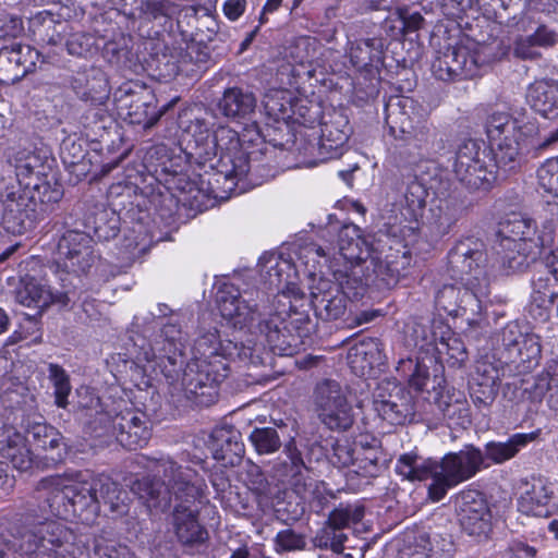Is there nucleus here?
I'll list each match as a JSON object with an SVG mask.
<instances>
[{
  "label": "nucleus",
  "instance_id": "1",
  "mask_svg": "<svg viewBox=\"0 0 558 558\" xmlns=\"http://www.w3.org/2000/svg\"><path fill=\"white\" fill-rule=\"evenodd\" d=\"M221 316L235 328H248L263 340L245 343H222L216 328L201 332L193 345V357L205 360L228 359L252 366L265 365L269 357L266 347L274 354L291 356L299 352L313 329L308 316L294 318L288 328L278 313H274L264 292L246 290L243 293L233 284H223L217 293Z\"/></svg>",
  "mask_w": 558,
  "mask_h": 558
},
{
  "label": "nucleus",
  "instance_id": "2",
  "mask_svg": "<svg viewBox=\"0 0 558 558\" xmlns=\"http://www.w3.org/2000/svg\"><path fill=\"white\" fill-rule=\"evenodd\" d=\"M34 505L28 508V518L48 515L68 520L76 518L92 524L100 513L101 505L113 515L128 512V494L107 475L80 476L70 481L62 475H50L39 480L32 496Z\"/></svg>",
  "mask_w": 558,
  "mask_h": 558
},
{
  "label": "nucleus",
  "instance_id": "3",
  "mask_svg": "<svg viewBox=\"0 0 558 558\" xmlns=\"http://www.w3.org/2000/svg\"><path fill=\"white\" fill-rule=\"evenodd\" d=\"M162 473L163 480L143 476L133 482L131 489L149 509L167 511L175 501L173 512L174 533L185 547L203 545L208 539L207 530L197 520V511L191 509L206 488L199 474L190 466L178 464L170 458L155 461L153 469Z\"/></svg>",
  "mask_w": 558,
  "mask_h": 558
},
{
  "label": "nucleus",
  "instance_id": "4",
  "mask_svg": "<svg viewBox=\"0 0 558 558\" xmlns=\"http://www.w3.org/2000/svg\"><path fill=\"white\" fill-rule=\"evenodd\" d=\"M483 466V451L468 445L458 452L445 454L439 461L427 460L422 464H417L415 454L404 453L396 463V472L411 482L432 478L427 490L428 498L438 502L449 489L475 476Z\"/></svg>",
  "mask_w": 558,
  "mask_h": 558
},
{
  "label": "nucleus",
  "instance_id": "5",
  "mask_svg": "<svg viewBox=\"0 0 558 558\" xmlns=\"http://www.w3.org/2000/svg\"><path fill=\"white\" fill-rule=\"evenodd\" d=\"M495 246L500 268L506 275L525 270L543 248H549L555 242L551 226L537 229L531 218L513 214L500 222Z\"/></svg>",
  "mask_w": 558,
  "mask_h": 558
},
{
  "label": "nucleus",
  "instance_id": "6",
  "mask_svg": "<svg viewBox=\"0 0 558 558\" xmlns=\"http://www.w3.org/2000/svg\"><path fill=\"white\" fill-rule=\"evenodd\" d=\"M219 159L211 167H219L216 183L222 185V193L216 197L228 198L235 191L239 182L246 180L252 185H259L264 178L271 177L266 165L260 163L263 151L253 149L245 151L240 142L238 132L229 126H218L214 131Z\"/></svg>",
  "mask_w": 558,
  "mask_h": 558
},
{
  "label": "nucleus",
  "instance_id": "7",
  "mask_svg": "<svg viewBox=\"0 0 558 558\" xmlns=\"http://www.w3.org/2000/svg\"><path fill=\"white\" fill-rule=\"evenodd\" d=\"M12 536L17 550L27 558H65L73 553L74 531L64 523L48 518H28Z\"/></svg>",
  "mask_w": 558,
  "mask_h": 558
},
{
  "label": "nucleus",
  "instance_id": "8",
  "mask_svg": "<svg viewBox=\"0 0 558 558\" xmlns=\"http://www.w3.org/2000/svg\"><path fill=\"white\" fill-rule=\"evenodd\" d=\"M162 373L173 392L183 391L187 398L207 397L211 400L216 395V387L222 383L229 374V364L223 359L205 360L192 359L182 365H162Z\"/></svg>",
  "mask_w": 558,
  "mask_h": 558
},
{
  "label": "nucleus",
  "instance_id": "9",
  "mask_svg": "<svg viewBox=\"0 0 558 558\" xmlns=\"http://www.w3.org/2000/svg\"><path fill=\"white\" fill-rule=\"evenodd\" d=\"M313 407L319 422L329 430L345 432L354 423L353 408L336 380L325 379L316 385Z\"/></svg>",
  "mask_w": 558,
  "mask_h": 558
},
{
  "label": "nucleus",
  "instance_id": "10",
  "mask_svg": "<svg viewBox=\"0 0 558 558\" xmlns=\"http://www.w3.org/2000/svg\"><path fill=\"white\" fill-rule=\"evenodd\" d=\"M463 287L445 284L436 293V306L450 316L471 315L480 316L490 295V288L486 281L474 279H460Z\"/></svg>",
  "mask_w": 558,
  "mask_h": 558
},
{
  "label": "nucleus",
  "instance_id": "11",
  "mask_svg": "<svg viewBox=\"0 0 558 558\" xmlns=\"http://www.w3.org/2000/svg\"><path fill=\"white\" fill-rule=\"evenodd\" d=\"M352 129L348 117L339 110H332L324 117L320 128V138L317 143L308 142L301 153L304 157L303 163L314 167L318 162L328 159L339 158L343 154Z\"/></svg>",
  "mask_w": 558,
  "mask_h": 558
},
{
  "label": "nucleus",
  "instance_id": "12",
  "mask_svg": "<svg viewBox=\"0 0 558 558\" xmlns=\"http://www.w3.org/2000/svg\"><path fill=\"white\" fill-rule=\"evenodd\" d=\"M495 168H501L485 148L474 140L462 142L456 153L453 171L457 179L469 189H486L496 178Z\"/></svg>",
  "mask_w": 558,
  "mask_h": 558
},
{
  "label": "nucleus",
  "instance_id": "13",
  "mask_svg": "<svg viewBox=\"0 0 558 558\" xmlns=\"http://www.w3.org/2000/svg\"><path fill=\"white\" fill-rule=\"evenodd\" d=\"M486 134L497 165L505 170H513L519 165L520 154L518 121L507 112H494L487 119Z\"/></svg>",
  "mask_w": 558,
  "mask_h": 558
},
{
  "label": "nucleus",
  "instance_id": "14",
  "mask_svg": "<svg viewBox=\"0 0 558 558\" xmlns=\"http://www.w3.org/2000/svg\"><path fill=\"white\" fill-rule=\"evenodd\" d=\"M2 226L12 234H22L34 228L37 216V198L24 184L10 183L0 192Z\"/></svg>",
  "mask_w": 558,
  "mask_h": 558
},
{
  "label": "nucleus",
  "instance_id": "15",
  "mask_svg": "<svg viewBox=\"0 0 558 558\" xmlns=\"http://www.w3.org/2000/svg\"><path fill=\"white\" fill-rule=\"evenodd\" d=\"M448 266L451 276L457 279H474L486 281L488 255L485 242L477 236H462L456 241L448 254Z\"/></svg>",
  "mask_w": 558,
  "mask_h": 558
},
{
  "label": "nucleus",
  "instance_id": "16",
  "mask_svg": "<svg viewBox=\"0 0 558 558\" xmlns=\"http://www.w3.org/2000/svg\"><path fill=\"white\" fill-rule=\"evenodd\" d=\"M96 260L93 239L86 233L68 230L58 240L54 263L63 271L75 275L87 274Z\"/></svg>",
  "mask_w": 558,
  "mask_h": 558
},
{
  "label": "nucleus",
  "instance_id": "17",
  "mask_svg": "<svg viewBox=\"0 0 558 558\" xmlns=\"http://www.w3.org/2000/svg\"><path fill=\"white\" fill-rule=\"evenodd\" d=\"M548 393V404L558 410V376L549 371L514 376L505 386V396L517 403H538Z\"/></svg>",
  "mask_w": 558,
  "mask_h": 558
},
{
  "label": "nucleus",
  "instance_id": "18",
  "mask_svg": "<svg viewBox=\"0 0 558 558\" xmlns=\"http://www.w3.org/2000/svg\"><path fill=\"white\" fill-rule=\"evenodd\" d=\"M185 345V337L181 326L177 320L170 319L163 324L160 332L149 344L148 349H144L143 356H137L140 361L153 362L158 361V366L162 369L163 364L168 367L173 365H183V349Z\"/></svg>",
  "mask_w": 558,
  "mask_h": 558
},
{
  "label": "nucleus",
  "instance_id": "19",
  "mask_svg": "<svg viewBox=\"0 0 558 558\" xmlns=\"http://www.w3.org/2000/svg\"><path fill=\"white\" fill-rule=\"evenodd\" d=\"M454 509L461 527L469 535H484L490 529L492 513L482 493L462 490L454 496Z\"/></svg>",
  "mask_w": 558,
  "mask_h": 558
},
{
  "label": "nucleus",
  "instance_id": "20",
  "mask_svg": "<svg viewBox=\"0 0 558 558\" xmlns=\"http://www.w3.org/2000/svg\"><path fill=\"white\" fill-rule=\"evenodd\" d=\"M476 57L465 46H450L438 53L432 63V72L444 82L472 78L478 74Z\"/></svg>",
  "mask_w": 558,
  "mask_h": 558
},
{
  "label": "nucleus",
  "instance_id": "21",
  "mask_svg": "<svg viewBox=\"0 0 558 558\" xmlns=\"http://www.w3.org/2000/svg\"><path fill=\"white\" fill-rule=\"evenodd\" d=\"M374 410L391 425H401L413 415L411 395L401 386L380 384L374 393Z\"/></svg>",
  "mask_w": 558,
  "mask_h": 558
},
{
  "label": "nucleus",
  "instance_id": "22",
  "mask_svg": "<svg viewBox=\"0 0 558 558\" xmlns=\"http://www.w3.org/2000/svg\"><path fill=\"white\" fill-rule=\"evenodd\" d=\"M518 510L526 515L548 518L553 513L554 484L545 476L533 475L522 481Z\"/></svg>",
  "mask_w": 558,
  "mask_h": 558
},
{
  "label": "nucleus",
  "instance_id": "23",
  "mask_svg": "<svg viewBox=\"0 0 558 558\" xmlns=\"http://www.w3.org/2000/svg\"><path fill=\"white\" fill-rule=\"evenodd\" d=\"M40 53L28 45L13 44L0 48V84L11 85L36 69Z\"/></svg>",
  "mask_w": 558,
  "mask_h": 558
},
{
  "label": "nucleus",
  "instance_id": "24",
  "mask_svg": "<svg viewBox=\"0 0 558 558\" xmlns=\"http://www.w3.org/2000/svg\"><path fill=\"white\" fill-rule=\"evenodd\" d=\"M411 253L402 248H389V253L384 258L378 254L369 258L365 269L372 275V283L378 288L390 289L400 280L403 272L410 267Z\"/></svg>",
  "mask_w": 558,
  "mask_h": 558
},
{
  "label": "nucleus",
  "instance_id": "25",
  "mask_svg": "<svg viewBox=\"0 0 558 558\" xmlns=\"http://www.w3.org/2000/svg\"><path fill=\"white\" fill-rule=\"evenodd\" d=\"M464 211L463 203L456 196H437L432 201L425 226L432 239L448 235L457 226Z\"/></svg>",
  "mask_w": 558,
  "mask_h": 558
},
{
  "label": "nucleus",
  "instance_id": "26",
  "mask_svg": "<svg viewBox=\"0 0 558 558\" xmlns=\"http://www.w3.org/2000/svg\"><path fill=\"white\" fill-rule=\"evenodd\" d=\"M112 434L126 449L143 447L150 437L146 415L133 409L120 412L112 418Z\"/></svg>",
  "mask_w": 558,
  "mask_h": 558
},
{
  "label": "nucleus",
  "instance_id": "27",
  "mask_svg": "<svg viewBox=\"0 0 558 558\" xmlns=\"http://www.w3.org/2000/svg\"><path fill=\"white\" fill-rule=\"evenodd\" d=\"M400 133L404 147L399 154L405 163L416 165L434 150L436 133L428 124L417 123L411 125L409 130L401 126Z\"/></svg>",
  "mask_w": 558,
  "mask_h": 558
},
{
  "label": "nucleus",
  "instance_id": "28",
  "mask_svg": "<svg viewBox=\"0 0 558 558\" xmlns=\"http://www.w3.org/2000/svg\"><path fill=\"white\" fill-rule=\"evenodd\" d=\"M28 24L34 40L43 46L62 44L70 29V23L61 14L49 10L37 12L29 19Z\"/></svg>",
  "mask_w": 558,
  "mask_h": 558
},
{
  "label": "nucleus",
  "instance_id": "29",
  "mask_svg": "<svg viewBox=\"0 0 558 558\" xmlns=\"http://www.w3.org/2000/svg\"><path fill=\"white\" fill-rule=\"evenodd\" d=\"M311 294L313 307L319 318L336 320L345 313L349 298L336 283L320 280Z\"/></svg>",
  "mask_w": 558,
  "mask_h": 558
},
{
  "label": "nucleus",
  "instance_id": "30",
  "mask_svg": "<svg viewBox=\"0 0 558 558\" xmlns=\"http://www.w3.org/2000/svg\"><path fill=\"white\" fill-rule=\"evenodd\" d=\"M332 231H338L339 255L352 265H366L374 255L372 244L361 235V230L355 225L342 226L339 230L331 226Z\"/></svg>",
  "mask_w": 558,
  "mask_h": 558
},
{
  "label": "nucleus",
  "instance_id": "31",
  "mask_svg": "<svg viewBox=\"0 0 558 558\" xmlns=\"http://www.w3.org/2000/svg\"><path fill=\"white\" fill-rule=\"evenodd\" d=\"M135 87H138L141 93L133 89L130 83L123 84L116 94V100L119 104L120 109H128L126 114L130 118L131 123H143L146 129L151 128L163 113V110L160 111L159 114H155L149 118V101L146 99L148 93L143 86L135 84Z\"/></svg>",
  "mask_w": 558,
  "mask_h": 558
},
{
  "label": "nucleus",
  "instance_id": "32",
  "mask_svg": "<svg viewBox=\"0 0 558 558\" xmlns=\"http://www.w3.org/2000/svg\"><path fill=\"white\" fill-rule=\"evenodd\" d=\"M211 439L215 460L220 461L225 466H235L242 461L245 447L238 429L231 426L216 428Z\"/></svg>",
  "mask_w": 558,
  "mask_h": 558
},
{
  "label": "nucleus",
  "instance_id": "33",
  "mask_svg": "<svg viewBox=\"0 0 558 558\" xmlns=\"http://www.w3.org/2000/svg\"><path fill=\"white\" fill-rule=\"evenodd\" d=\"M526 101L545 118L558 117V80L544 77L532 82L526 88Z\"/></svg>",
  "mask_w": 558,
  "mask_h": 558
},
{
  "label": "nucleus",
  "instance_id": "34",
  "mask_svg": "<svg viewBox=\"0 0 558 558\" xmlns=\"http://www.w3.org/2000/svg\"><path fill=\"white\" fill-rule=\"evenodd\" d=\"M0 453L10 460L16 470L26 471L33 464V454L25 437L13 426L0 427Z\"/></svg>",
  "mask_w": 558,
  "mask_h": 558
},
{
  "label": "nucleus",
  "instance_id": "35",
  "mask_svg": "<svg viewBox=\"0 0 558 558\" xmlns=\"http://www.w3.org/2000/svg\"><path fill=\"white\" fill-rule=\"evenodd\" d=\"M541 430L531 433H517L506 441H489L485 445L484 460L488 459L495 464H502L513 459L529 444L538 439Z\"/></svg>",
  "mask_w": 558,
  "mask_h": 558
},
{
  "label": "nucleus",
  "instance_id": "36",
  "mask_svg": "<svg viewBox=\"0 0 558 558\" xmlns=\"http://www.w3.org/2000/svg\"><path fill=\"white\" fill-rule=\"evenodd\" d=\"M256 108V98L253 93L240 87L227 88L218 102L220 112L230 119H247Z\"/></svg>",
  "mask_w": 558,
  "mask_h": 558
},
{
  "label": "nucleus",
  "instance_id": "37",
  "mask_svg": "<svg viewBox=\"0 0 558 558\" xmlns=\"http://www.w3.org/2000/svg\"><path fill=\"white\" fill-rule=\"evenodd\" d=\"M384 46L381 38L357 40L351 45L350 60L359 70L378 69L383 64Z\"/></svg>",
  "mask_w": 558,
  "mask_h": 558
},
{
  "label": "nucleus",
  "instance_id": "38",
  "mask_svg": "<svg viewBox=\"0 0 558 558\" xmlns=\"http://www.w3.org/2000/svg\"><path fill=\"white\" fill-rule=\"evenodd\" d=\"M77 97L93 106H101L107 102L110 96L109 81L104 71L92 69L84 85L74 86Z\"/></svg>",
  "mask_w": 558,
  "mask_h": 558
},
{
  "label": "nucleus",
  "instance_id": "39",
  "mask_svg": "<svg viewBox=\"0 0 558 558\" xmlns=\"http://www.w3.org/2000/svg\"><path fill=\"white\" fill-rule=\"evenodd\" d=\"M365 265H352L344 270H335V277L338 280L337 286L349 298L357 300L362 298L366 288L372 283L373 277L367 271L364 274Z\"/></svg>",
  "mask_w": 558,
  "mask_h": 558
},
{
  "label": "nucleus",
  "instance_id": "40",
  "mask_svg": "<svg viewBox=\"0 0 558 558\" xmlns=\"http://www.w3.org/2000/svg\"><path fill=\"white\" fill-rule=\"evenodd\" d=\"M428 197V190L416 178L410 181L400 203V215L403 221L417 222L423 216Z\"/></svg>",
  "mask_w": 558,
  "mask_h": 558
},
{
  "label": "nucleus",
  "instance_id": "41",
  "mask_svg": "<svg viewBox=\"0 0 558 558\" xmlns=\"http://www.w3.org/2000/svg\"><path fill=\"white\" fill-rule=\"evenodd\" d=\"M28 434L37 448L51 453L52 461L57 462L63 459V447L65 446L62 442L63 437L53 426L35 423L28 429Z\"/></svg>",
  "mask_w": 558,
  "mask_h": 558
},
{
  "label": "nucleus",
  "instance_id": "42",
  "mask_svg": "<svg viewBox=\"0 0 558 558\" xmlns=\"http://www.w3.org/2000/svg\"><path fill=\"white\" fill-rule=\"evenodd\" d=\"M15 300L23 306H47L53 302L50 289L36 278L25 276L15 291Z\"/></svg>",
  "mask_w": 558,
  "mask_h": 558
},
{
  "label": "nucleus",
  "instance_id": "43",
  "mask_svg": "<svg viewBox=\"0 0 558 558\" xmlns=\"http://www.w3.org/2000/svg\"><path fill=\"white\" fill-rule=\"evenodd\" d=\"M78 410L81 420L96 437H101L112 429L113 417L102 410L98 397L90 396L88 402H80Z\"/></svg>",
  "mask_w": 558,
  "mask_h": 558
},
{
  "label": "nucleus",
  "instance_id": "44",
  "mask_svg": "<svg viewBox=\"0 0 558 558\" xmlns=\"http://www.w3.org/2000/svg\"><path fill=\"white\" fill-rule=\"evenodd\" d=\"M441 336L436 342V350L441 355H447V362L452 367H460L468 360V352L463 341L456 336L448 326H442Z\"/></svg>",
  "mask_w": 558,
  "mask_h": 558
},
{
  "label": "nucleus",
  "instance_id": "45",
  "mask_svg": "<svg viewBox=\"0 0 558 558\" xmlns=\"http://www.w3.org/2000/svg\"><path fill=\"white\" fill-rule=\"evenodd\" d=\"M377 340L371 339L363 341L359 345L351 349L349 360L352 368L373 369L376 365L381 363V353Z\"/></svg>",
  "mask_w": 558,
  "mask_h": 558
},
{
  "label": "nucleus",
  "instance_id": "46",
  "mask_svg": "<svg viewBox=\"0 0 558 558\" xmlns=\"http://www.w3.org/2000/svg\"><path fill=\"white\" fill-rule=\"evenodd\" d=\"M179 5L171 0H141L131 13L134 17L156 20L160 16L172 17L178 13Z\"/></svg>",
  "mask_w": 558,
  "mask_h": 558
},
{
  "label": "nucleus",
  "instance_id": "47",
  "mask_svg": "<svg viewBox=\"0 0 558 558\" xmlns=\"http://www.w3.org/2000/svg\"><path fill=\"white\" fill-rule=\"evenodd\" d=\"M33 181H27L24 185L28 193L35 195L37 198V216L39 215L40 205L57 204L63 196V190L60 185H51L49 182L41 178H32Z\"/></svg>",
  "mask_w": 558,
  "mask_h": 558
},
{
  "label": "nucleus",
  "instance_id": "48",
  "mask_svg": "<svg viewBox=\"0 0 558 558\" xmlns=\"http://www.w3.org/2000/svg\"><path fill=\"white\" fill-rule=\"evenodd\" d=\"M323 48L316 38L300 37L289 48L290 58L298 64H312L319 57Z\"/></svg>",
  "mask_w": 558,
  "mask_h": 558
},
{
  "label": "nucleus",
  "instance_id": "49",
  "mask_svg": "<svg viewBox=\"0 0 558 558\" xmlns=\"http://www.w3.org/2000/svg\"><path fill=\"white\" fill-rule=\"evenodd\" d=\"M523 333L517 323L510 322L497 335V343L502 350L505 357L510 362H517L518 360V355L520 354L518 345L520 344Z\"/></svg>",
  "mask_w": 558,
  "mask_h": 558
},
{
  "label": "nucleus",
  "instance_id": "50",
  "mask_svg": "<svg viewBox=\"0 0 558 558\" xmlns=\"http://www.w3.org/2000/svg\"><path fill=\"white\" fill-rule=\"evenodd\" d=\"M248 439L258 454H270L281 447V439L274 427H255Z\"/></svg>",
  "mask_w": 558,
  "mask_h": 558
},
{
  "label": "nucleus",
  "instance_id": "51",
  "mask_svg": "<svg viewBox=\"0 0 558 558\" xmlns=\"http://www.w3.org/2000/svg\"><path fill=\"white\" fill-rule=\"evenodd\" d=\"M519 355L517 362L518 367L522 371L536 366L541 359L539 339L534 333H523L520 344L518 345Z\"/></svg>",
  "mask_w": 558,
  "mask_h": 558
},
{
  "label": "nucleus",
  "instance_id": "52",
  "mask_svg": "<svg viewBox=\"0 0 558 558\" xmlns=\"http://www.w3.org/2000/svg\"><path fill=\"white\" fill-rule=\"evenodd\" d=\"M150 240L146 233V230L142 225H137V228H133L124 235L122 242V250L125 254V258L133 260L148 250Z\"/></svg>",
  "mask_w": 558,
  "mask_h": 558
},
{
  "label": "nucleus",
  "instance_id": "53",
  "mask_svg": "<svg viewBox=\"0 0 558 558\" xmlns=\"http://www.w3.org/2000/svg\"><path fill=\"white\" fill-rule=\"evenodd\" d=\"M48 378L54 388V403L57 407L65 409L68 405V397L71 392L69 375L62 366L50 363L48 365Z\"/></svg>",
  "mask_w": 558,
  "mask_h": 558
},
{
  "label": "nucleus",
  "instance_id": "54",
  "mask_svg": "<svg viewBox=\"0 0 558 558\" xmlns=\"http://www.w3.org/2000/svg\"><path fill=\"white\" fill-rule=\"evenodd\" d=\"M397 371L407 376L410 386L418 391L425 388L429 379L428 367L412 359L400 360Z\"/></svg>",
  "mask_w": 558,
  "mask_h": 558
},
{
  "label": "nucleus",
  "instance_id": "55",
  "mask_svg": "<svg viewBox=\"0 0 558 558\" xmlns=\"http://www.w3.org/2000/svg\"><path fill=\"white\" fill-rule=\"evenodd\" d=\"M263 105L269 117L284 119L289 111V94L284 89H270L265 94Z\"/></svg>",
  "mask_w": 558,
  "mask_h": 558
},
{
  "label": "nucleus",
  "instance_id": "56",
  "mask_svg": "<svg viewBox=\"0 0 558 558\" xmlns=\"http://www.w3.org/2000/svg\"><path fill=\"white\" fill-rule=\"evenodd\" d=\"M348 539L342 530L324 525L315 535L314 545L320 549H331L337 554H341L344 543Z\"/></svg>",
  "mask_w": 558,
  "mask_h": 558
},
{
  "label": "nucleus",
  "instance_id": "57",
  "mask_svg": "<svg viewBox=\"0 0 558 558\" xmlns=\"http://www.w3.org/2000/svg\"><path fill=\"white\" fill-rule=\"evenodd\" d=\"M364 517V508L361 506H345L332 510L325 525L339 530L348 527L351 523L360 522Z\"/></svg>",
  "mask_w": 558,
  "mask_h": 558
},
{
  "label": "nucleus",
  "instance_id": "58",
  "mask_svg": "<svg viewBox=\"0 0 558 558\" xmlns=\"http://www.w3.org/2000/svg\"><path fill=\"white\" fill-rule=\"evenodd\" d=\"M240 476L243 483L254 494L263 496L268 492L269 484L266 476L262 469L251 460L245 461Z\"/></svg>",
  "mask_w": 558,
  "mask_h": 558
},
{
  "label": "nucleus",
  "instance_id": "59",
  "mask_svg": "<svg viewBox=\"0 0 558 558\" xmlns=\"http://www.w3.org/2000/svg\"><path fill=\"white\" fill-rule=\"evenodd\" d=\"M284 452L288 460L277 465L276 472L278 475L282 477H296L301 475L305 464L293 440L286 445Z\"/></svg>",
  "mask_w": 558,
  "mask_h": 558
},
{
  "label": "nucleus",
  "instance_id": "60",
  "mask_svg": "<svg viewBox=\"0 0 558 558\" xmlns=\"http://www.w3.org/2000/svg\"><path fill=\"white\" fill-rule=\"evenodd\" d=\"M539 186L558 196V158L547 159L537 170Z\"/></svg>",
  "mask_w": 558,
  "mask_h": 558
},
{
  "label": "nucleus",
  "instance_id": "61",
  "mask_svg": "<svg viewBox=\"0 0 558 558\" xmlns=\"http://www.w3.org/2000/svg\"><path fill=\"white\" fill-rule=\"evenodd\" d=\"M275 550L278 554L304 549L305 537L291 529L279 531L274 539Z\"/></svg>",
  "mask_w": 558,
  "mask_h": 558
},
{
  "label": "nucleus",
  "instance_id": "62",
  "mask_svg": "<svg viewBox=\"0 0 558 558\" xmlns=\"http://www.w3.org/2000/svg\"><path fill=\"white\" fill-rule=\"evenodd\" d=\"M379 451L374 448L360 447L356 454V472L365 476H374L378 471Z\"/></svg>",
  "mask_w": 558,
  "mask_h": 558
},
{
  "label": "nucleus",
  "instance_id": "63",
  "mask_svg": "<svg viewBox=\"0 0 558 558\" xmlns=\"http://www.w3.org/2000/svg\"><path fill=\"white\" fill-rule=\"evenodd\" d=\"M96 40L93 35L76 32L70 35L65 41L66 50L72 56L84 57L95 47Z\"/></svg>",
  "mask_w": 558,
  "mask_h": 558
},
{
  "label": "nucleus",
  "instance_id": "64",
  "mask_svg": "<svg viewBox=\"0 0 558 558\" xmlns=\"http://www.w3.org/2000/svg\"><path fill=\"white\" fill-rule=\"evenodd\" d=\"M511 53L514 58L520 60L534 61L542 58V53L537 50V47L530 35L517 37L513 40Z\"/></svg>",
  "mask_w": 558,
  "mask_h": 558
}]
</instances>
